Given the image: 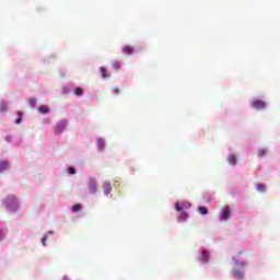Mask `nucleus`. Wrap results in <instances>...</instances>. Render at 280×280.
<instances>
[{"mask_svg": "<svg viewBox=\"0 0 280 280\" xmlns=\"http://www.w3.org/2000/svg\"><path fill=\"white\" fill-rule=\"evenodd\" d=\"M122 51H124V54H127L128 56H130V54H132V51H135V49L130 46H125L122 48Z\"/></svg>", "mask_w": 280, "mask_h": 280, "instance_id": "nucleus-22", "label": "nucleus"}, {"mask_svg": "<svg viewBox=\"0 0 280 280\" xmlns=\"http://www.w3.org/2000/svg\"><path fill=\"white\" fill-rule=\"evenodd\" d=\"M63 280H71V279H69V277L67 276H63Z\"/></svg>", "mask_w": 280, "mask_h": 280, "instance_id": "nucleus-34", "label": "nucleus"}, {"mask_svg": "<svg viewBox=\"0 0 280 280\" xmlns=\"http://www.w3.org/2000/svg\"><path fill=\"white\" fill-rule=\"evenodd\" d=\"M72 213H78V211H82V203H77L71 208Z\"/></svg>", "mask_w": 280, "mask_h": 280, "instance_id": "nucleus-20", "label": "nucleus"}, {"mask_svg": "<svg viewBox=\"0 0 280 280\" xmlns=\"http://www.w3.org/2000/svg\"><path fill=\"white\" fill-rule=\"evenodd\" d=\"M256 189L257 191H260V194H266V185L264 184H257Z\"/></svg>", "mask_w": 280, "mask_h": 280, "instance_id": "nucleus-21", "label": "nucleus"}, {"mask_svg": "<svg viewBox=\"0 0 280 280\" xmlns=\"http://www.w3.org/2000/svg\"><path fill=\"white\" fill-rule=\"evenodd\" d=\"M113 93H115V94L117 95V93H119V89L115 88V89L113 90Z\"/></svg>", "mask_w": 280, "mask_h": 280, "instance_id": "nucleus-32", "label": "nucleus"}, {"mask_svg": "<svg viewBox=\"0 0 280 280\" xmlns=\"http://www.w3.org/2000/svg\"><path fill=\"white\" fill-rule=\"evenodd\" d=\"M62 93H65V94L69 93V89L63 88Z\"/></svg>", "mask_w": 280, "mask_h": 280, "instance_id": "nucleus-31", "label": "nucleus"}, {"mask_svg": "<svg viewBox=\"0 0 280 280\" xmlns=\"http://www.w3.org/2000/svg\"><path fill=\"white\" fill-rule=\"evenodd\" d=\"M10 168V161L4 160L0 162V174H3V172H7V170Z\"/></svg>", "mask_w": 280, "mask_h": 280, "instance_id": "nucleus-13", "label": "nucleus"}, {"mask_svg": "<svg viewBox=\"0 0 280 280\" xmlns=\"http://www.w3.org/2000/svg\"><path fill=\"white\" fill-rule=\"evenodd\" d=\"M49 235H54V231H48L44 236L42 237V245L47 246V240H49Z\"/></svg>", "mask_w": 280, "mask_h": 280, "instance_id": "nucleus-16", "label": "nucleus"}, {"mask_svg": "<svg viewBox=\"0 0 280 280\" xmlns=\"http://www.w3.org/2000/svg\"><path fill=\"white\" fill-rule=\"evenodd\" d=\"M266 154H268V150L266 149L258 150V156H260V159L266 156Z\"/></svg>", "mask_w": 280, "mask_h": 280, "instance_id": "nucleus-25", "label": "nucleus"}, {"mask_svg": "<svg viewBox=\"0 0 280 280\" xmlns=\"http://www.w3.org/2000/svg\"><path fill=\"white\" fill-rule=\"evenodd\" d=\"M198 212L201 214V215H207L209 213V209L205 206H199L198 207Z\"/></svg>", "mask_w": 280, "mask_h": 280, "instance_id": "nucleus-18", "label": "nucleus"}, {"mask_svg": "<svg viewBox=\"0 0 280 280\" xmlns=\"http://www.w3.org/2000/svg\"><path fill=\"white\" fill-rule=\"evenodd\" d=\"M2 205L9 213H16L21 209V200L16 195H7L2 198Z\"/></svg>", "mask_w": 280, "mask_h": 280, "instance_id": "nucleus-3", "label": "nucleus"}, {"mask_svg": "<svg viewBox=\"0 0 280 280\" xmlns=\"http://www.w3.org/2000/svg\"><path fill=\"white\" fill-rule=\"evenodd\" d=\"M243 252L232 257L231 277L234 280L246 279V268H248V260L242 257Z\"/></svg>", "mask_w": 280, "mask_h": 280, "instance_id": "nucleus-1", "label": "nucleus"}, {"mask_svg": "<svg viewBox=\"0 0 280 280\" xmlns=\"http://www.w3.org/2000/svg\"><path fill=\"white\" fill-rule=\"evenodd\" d=\"M250 106L254 108V110H266L267 104L265 101L258 100V98H253L250 101Z\"/></svg>", "mask_w": 280, "mask_h": 280, "instance_id": "nucleus-7", "label": "nucleus"}, {"mask_svg": "<svg viewBox=\"0 0 280 280\" xmlns=\"http://www.w3.org/2000/svg\"><path fill=\"white\" fill-rule=\"evenodd\" d=\"M43 124H44L45 126H49V124H51V119L45 118V119L43 120Z\"/></svg>", "mask_w": 280, "mask_h": 280, "instance_id": "nucleus-29", "label": "nucleus"}, {"mask_svg": "<svg viewBox=\"0 0 280 280\" xmlns=\"http://www.w3.org/2000/svg\"><path fill=\"white\" fill-rule=\"evenodd\" d=\"M5 237H8V225L5 222H0V242H4Z\"/></svg>", "mask_w": 280, "mask_h": 280, "instance_id": "nucleus-9", "label": "nucleus"}, {"mask_svg": "<svg viewBox=\"0 0 280 280\" xmlns=\"http://www.w3.org/2000/svg\"><path fill=\"white\" fill-rule=\"evenodd\" d=\"M67 172H68V174H69L70 176H74V174H77V171H75V168H74L73 166H69V167L67 168Z\"/></svg>", "mask_w": 280, "mask_h": 280, "instance_id": "nucleus-23", "label": "nucleus"}, {"mask_svg": "<svg viewBox=\"0 0 280 280\" xmlns=\"http://www.w3.org/2000/svg\"><path fill=\"white\" fill-rule=\"evenodd\" d=\"M228 163L230 165H232L233 167H235L237 165V156L233 153H231L229 156H228Z\"/></svg>", "mask_w": 280, "mask_h": 280, "instance_id": "nucleus-14", "label": "nucleus"}, {"mask_svg": "<svg viewBox=\"0 0 280 280\" xmlns=\"http://www.w3.org/2000/svg\"><path fill=\"white\" fill-rule=\"evenodd\" d=\"M28 104H30L31 108H36V98H34V97L28 98Z\"/></svg>", "mask_w": 280, "mask_h": 280, "instance_id": "nucleus-24", "label": "nucleus"}, {"mask_svg": "<svg viewBox=\"0 0 280 280\" xmlns=\"http://www.w3.org/2000/svg\"><path fill=\"white\" fill-rule=\"evenodd\" d=\"M43 62H44V65H47V62H49V60H47V58H46L43 60Z\"/></svg>", "mask_w": 280, "mask_h": 280, "instance_id": "nucleus-33", "label": "nucleus"}, {"mask_svg": "<svg viewBox=\"0 0 280 280\" xmlns=\"http://www.w3.org/2000/svg\"><path fill=\"white\" fill-rule=\"evenodd\" d=\"M5 141L7 143H12V136H7Z\"/></svg>", "mask_w": 280, "mask_h": 280, "instance_id": "nucleus-30", "label": "nucleus"}, {"mask_svg": "<svg viewBox=\"0 0 280 280\" xmlns=\"http://www.w3.org/2000/svg\"><path fill=\"white\" fill-rule=\"evenodd\" d=\"M100 72H101L102 78H108V75L106 74V68L101 67Z\"/></svg>", "mask_w": 280, "mask_h": 280, "instance_id": "nucleus-27", "label": "nucleus"}, {"mask_svg": "<svg viewBox=\"0 0 280 280\" xmlns=\"http://www.w3.org/2000/svg\"><path fill=\"white\" fill-rule=\"evenodd\" d=\"M16 115H18V118L15 119V124H16V125L23 124V112L18 110V112H16Z\"/></svg>", "mask_w": 280, "mask_h": 280, "instance_id": "nucleus-19", "label": "nucleus"}, {"mask_svg": "<svg viewBox=\"0 0 280 280\" xmlns=\"http://www.w3.org/2000/svg\"><path fill=\"white\" fill-rule=\"evenodd\" d=\"M196 259L201 266H207L211 261V249L201 246L197 252Z\"/></svg>", "mask_w": 280, "mask_h": 280, "instance_id": "nucleus-4", "label": "nucleus"}, {"mask_svg": "<svg viewBox=\"0 0 280 280\" xmlns=\"http://www.w3.org/2000/svg\"><path fill=\"white\" fill-rule=\"evenodd\" d=\"M174 209L177 212V222L179 224H185V222H187V220H189V209H191V202L187 201V200H180V201H176L174 203Z\"/></svg>", "mask_w": 280, "mask_h": 280, "instance_id": "nucleus-2", "label": "nucleus"}, {"mask_svg": "<svg viewBox=\"0 0 280 280\" xmlns=\"http://www.w3.org/2000/svg\"><path fill=\"white\" fill-rule=\"evenodd\" d=\"M74 95L77 97H82V95H84V89L80 88V86H77L73 91Z\"/></svg>", "mask_w": 280, "mask_h": 280, "instance_id": "nucleus-17", "label": "nucleus"}, {"mask_svg": "<svg viewBox=\"0 0 280 280\" xmlns=\"http://www.w3.org/2000/svg\"><path fill=\"white\" fill-rule=\"evenodd\" d=\"M113 67H114L116 70H119V69H121V63H119V61H114V62H113Z\"/></svg>", "mask_w": 280, "mask_h": 280, "instance_id": "nucleus-28", "label": "nucleus"}, {"mask_svg": "<svg viewBox=\"0 0 280 280\" xmlns=\"http://www.w3.org/2000/svg\"><path fill=\"white\" fill-rule=\"evenodd\" d=\"M103 191H104V196H110L113 191V186H110V182L108 180L103 182Z\"/></svg>", "mask_w": 280, "mask_h": 280, "instance_id": "nucleus-12", "label": "nucleus"}, {"mask_svg": "<svg viewBox=\"0 0 280 280\" xmlns=\"http://www.w3.org/2000/svg\"><path fill=\"white\" fill-rule=\"evenodd\" d=\"M231 213L232 212L230 206L223 207L219 213L220 222H229V220H231Z\"/></svg>", "mask_w": 280, "mask_h": 280, "instance_id": "nucleus-6", "label": "nucleus"}, {"mask_svg": "<svg viewBox=\"0 0 280 280\" xmlns=\"http://www.w3.org/2000/svg\"><path fill=\"white\" fill-rule=\"evenodd\" d=\"M97 152H104L106 150V140L104 138H96Z\"/></svg>", "mask_w": 280, "mask_h": 280, "instance_id": "nucleus-10", "label": "nucleus"}, {"mask_svg": "<svg viewBox=\"0 0 280 280\" xmlns=\"http://www.w3.org/2000/svg\"><path fill=\"white\" fill-rule=\"evenodd\" d=\"M10 110V102L5 100L0 101V115H3L4 113H8Z\"/></svg>", "mask_w": 280, "mask_h": 280, "instance_id": "nucleus-11", "label": "nucleus"}, {"mask_svg": "<svg viewBox=\"0 0 280 280\" xmlns=\"http://www.w3.org/2000/svg\"><path fill=\"white\" fill-rule=\"evenodd\" d=\"M88 187L90 194H92V196H95V194H97V179H95V177H90L88 180Z\"/></svg>", "mask_w": 280, "mask_h": 280, "instance_id": "nucleus-8", "label": "nucleus"}, {"mask_svg": "<svg viewBox=\"0 0 280 280\" xmlns=\"http://www.w3.org/2000/svg\"><path fill=\"white\" fill-rule=\"evenodd\" d=\"M203 200L205 202H211V200H213V196H211L210 194H206L203 196Z\"/></svg>", "mask_w": 280, "mask_h": 280, "instance_id": "nucleus-26", "label": "nucleus"}, {"mask_svg": "<svg viewBox=\"0 0 280 280\" xmlns=\"http://www.w3.org/2000/svg\"><path fill=\"white\" fill-rule=\"evenodd\" d=\"M38 113H40V115H49V113H50L49 106L40 105L38 107Z\"/></svg>", "mask_w": 280, "mask_h": 280, "instance_id": "nucleus-15", "label": "nucleus"}, {"mask_svg": "<svg viewBox=\"0 0 280 280\" xmlns=\"http://www.w3.org/2000/svg\"><path fill=\"white\" fill-rule=\"evenodd\" d=\"M67 126H69V121L67 119L58 120L54 126L52 130L56 136L62 135L65 130H67Z\"/></svg>", "mask_w": 280, "mask_h": 280, "instance_id": "nucleus-5", "label": "nucleus"}]
</instances>
